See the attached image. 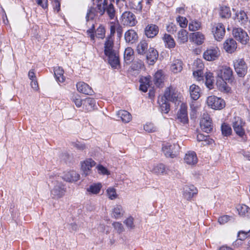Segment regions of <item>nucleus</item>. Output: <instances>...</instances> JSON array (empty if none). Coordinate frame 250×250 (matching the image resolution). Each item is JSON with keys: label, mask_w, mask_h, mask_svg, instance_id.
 <instances>
[{"label": "nucleus", "mask_w": 250, "mask_h": 250, "mask_svg": "<svg viewBox=\"0 0 250 250\" xmlns=\"http://www.w3.org/2000/svg\"><path fill=\"white\" fill-rule=\"evenodd\" d=\"M217 76L221 80L217 81V84L219 89L225 92H229L230 87L227 85L225 81H228V83H232L233 80V72L232 69L226 66L220 67L217 71Z\"/></svg>", "instance_id": "obj_1"}, {"label": "nucleus", "mask_w": 250, "mask_h": 250, "mask_svg": "<svg viewBox=\"0 0 250 250\" xmlns=\"http://www.w3.org/2000/svg\"><path fill=\"white\" fill-rule=\"evenodd\" d=\"M49 181L53 185L51 189V196L53 199L62 198L66 192L65 185L62 181V177L57 175H50Z\"/></svg>", "instance_id": "obj_2"}, {"label": "nucleus", "mask_w": 250, "mask_h": 250, "mask_svg": "<svg viewBox=\"0 0 250 250\" xmlns=\"http://www.w3.org/2000/svg\"><path fill=\"white\" fill-rule=\"evenodd\" d=\"M180 147L177 144L167 143L162 147V151L167 157L173 158L179 154Z\"/></svg>", "instance_id": "obj_3"}, {"label": "nucleus", "mask_w": 250, "mask_h": 250, "mask_svg": "<svg viewBox=\"0 0 250 250\" xmlns=\"http://www.w3.org/2000/svg\"><path fill=\"white\" fill-rule=\"evenodd\" d=\"M211 32L214 39L217 41H221L225 35V27L222 23H214L211 24Z\"/></svg>", "instance_id": "obj_4"}, {"label": "nucleus", "mask_w": 250, "mask_h": 250, "mask_svg": "<svg viewBox=\"0 0 250 250\" xmlns=\"http://www.w3.org/2000/svg\"><path fill=\"white\" fill-rule=\"evenodd\" d=\"M235 72L240 77H244L247 73L248 66L243 59H238L233 62Z\"/></svg>", "instance_id": "obj_5"}, {"label": "nucleus", "mask_w": 250, "mask_h": 250, "mask_svg": "<svg viewBox=\"0 0 250 250\" xmlns=\"http://www.w3.org/2000/svg\"><path fill=\"white\" fill-rule=\"evenodd\" d=\"M207 103L208 106L215 110H220L225 106V101L215 96H210L207 98Z\"/></svg>", "instance_id": "obj_6"}, {"label": "nucleus", "mask_w": 250, "mask_h": 250, "mask_svg": "<svg viewBox=\"0 0 250 250\" xmlns=\"http://www.w3.org/2000/svg\"><path fill=\"white\" fill-rule=\"evenodd\" d=\"M245 124L241 118L237 116L234 117L232 121V126L234 131L237 135L243 139H244V136H245V130L244 129Z\"/></svg>", "instance_id": "obj_7"}, {"label": "nucleus", "mask_w": 250, "mask_h": 250, "mask_svg": "<svg viewBox=\"0 0 250 250\" xmlns=\"http://www.w3.org/2000/svg\"><path fill=\"white\" fill-rule=\"evenodd\" d=\"M234 38L242 44H247L249 41L247 33L241 28H235L232 30Z\"/></svg>", "instance_id": "obj_8"}, {"label": "nucleus", "mask_w": 250, "mask_h": 250, "mask_svg": "<svg viewBox=\"0 0 250 250\" xmlns=\"http://www.w3.org/2000/svg\"><path fill=\"white\" fill-rule=\"evenodd\" d=\"M121 22L124 25L133 26L136 25L137 21L133 13L130 11H125L122 15Z\"/></svg>", "instance_id": "obj_9"}, {"label": "nucleus", "mask_w": 250, "mask_h": 250, "mask_svg": "<svg viewBox=\"0 0 250 250\" xmlns=\"http://www.w3.org/2000/svg\"><path fill=\"white\" fill-rule=\"evenodd\" d=\"M200 124L202 130L205 132L209 133L212 130L211 120L208 114H203Z\"/></svg>", "instance_id": "obj_10"}, {"label": "nucleus", "mask_w": 250, "mask_h": 250, "mask_svg": "<svg viewBox=\"0 0 250 250\" xmlns=\"http://www.w3.org/2000/svg\"><path fill=\"white\" fill-rule=\"evenodd\" d=\"M220 51L218 47H211L208 49L203 54L204 58L208 61H212L218 59Z\"/></svg>", "instance_id": "obj_11"}, {"label": "nucleus", "mask_w": 250, "mask_h": 250, "mask_svg": "<svg viewBox=\"0 0 250 250\" xmlns=\"http://www.w3.org/2000/svg\"><path fill=\"white\" fill-rule=\"evenodd\" d=\"M177 120L183 124H187L188 122L187 106L184 103H182L180 106V108L177 113Z\"/></svg>", "instance_id": "obj_12"}, {"label": "nucleus", "mask_w": 250, "mask_h": 250, "mask_svg": "<svg viewBox=\"0 0 250 250\" xmlns=\"http://www.w3.org/2000/svg\"><path fill=\"white\" fill-rule=\"evenodd\" d=\"M162 97L166 98L167 101L176 102L178 101V94L172 87H167Z\"/></svg>", "instance_id": "obj_13"}, {"label": "nucleus", "mask_w": 250, "mask_h": 250, "mask_svg": "<svg viewBox=\"0 0 250 250\" xmlns=\"http://www.w3.org/2000/svg\"><path fill=\"white\" fill-rule=\"evenodd\" d=\"M158 32L159 27L155 24H148L145 29V34L147 38H152L156 36Z\"/></svg>", "instance_id": "obj_14"}, {"label": "nucleus", "mask_w": 250, "mask_h": 250, "mask_svg": "<svg viewBox=\"0 0 250 250\" xmlns=\"http://www.w3.org/2000/svg\"><path fill=\"white\" fill-rule=\"evenodd\" d=\"M146 59L150 65H153L158 57V53L154 48L150 47L146 54Z\"/></svg>", "instance_id": "obj_15"}, {"label": "nucleus", "mask_w": 250, "mask_h": 250, "mask_svg": "<svg viewBox=\"0 0 250 250\" xmlns=\"http://www.w3.org/2000/svg\"><path fill=\"white\" fill-rule=\"evenodd\" d=\"M76 86L78 91L81 93L89 95H92L94 93L92 88L84 82H80Z\"/></svg>", "instance_id": "obj_16"}, {"label": "nucleus", "mask_w": 250, "mask_h": 250, "mask_svg": "<svg viewBox=\"0 0 250 250\" xmlns=\"http://www.w3.org/2000/svg\"><path fill=\"white\" fill-rule=\"evenodd\" d=\"M224 48L228 53H232L237 48V43L232 38H229L224 43Z\"/></svg>", "instance_id": "obj_17"}, {"label": "nucleus", "mask_w": 250, "mask_h": 250, "mask_svg": "<svg viewBox=\"0 0 250 250\" xmlns=\"http://www.w3.org/2000/svg\"><path fill=\"white\" fill-rule=\"evenodd\" d=\"M105 56L107 57L108 63L111 67L113 68H117L120 64L118 53L116 51Z\"/></svg>", "instance_id": "obj_18"}, {"label": "nucleus", "mask_w": 250, "mask_h": 250, "mask_svg": "<svg viewBox=\"0 0 250 250\" xmlns=\"http://www.w3.org/2000/svg\"><path fill=\"white\" fill-rule=\"evenodd\" d=\"M95 162L92 159H88L82 163L81 168L85 176L90 172L92 167L95 165Z\"/></svg>", "instance_id": "obj_19"}, {"label": "nucleus", "mask_w": 250, "mask_h": 250, "mask_svg": "<svg viewBox=\"0 0 250 250\" xmlns=\"http://www.w3.org/2000/svg\"><path fill=\"white\" fill-rule=\"evenodd\" d=\"M197 193V189L193 185L186 186L184 188L183 195L188 200H190Z\"/></svg>", "instance_id": "obj_20"}, {"label": "nucleus", "mask_w": 250, "mask_h": 250, "mask_svg": "<svg viewBox=\"0 0 250 250\" xmlns=\"http://www.w3.org/2000/svg\"><path fill=\"white\" fill-rule=\"evenodd\" d=\"M114 46V42L113 38H112L111 37H107L106 38V41L104 43V52L105 55L112 53L113 52H116L115 50L113 49Z\"/></svg>", "instance_id": "obj_21"}, {"label": "nucleus", "mask_w": 250, "mask_h": 250, "mask_svg": "<svg viewBox=\"0 0 250 250\" xmlns=\"http://www.w3.org/2000/svg\"><path fill=\"white\" fill-rule=\"evenodd\" d=\"M236 20L242 26H245L248 22V17L244 10H240L235 14Z\"/></svg>", "instance_id": "obj_22"}, {"label": "nucleus", "mask_w": 250, "mask_h": 250, "mask_svg": "<svg viewBox=\"0 0 250 250\" xmlns=\"http://www.w3.org/2000/svg\"><path fill=\"white\" fill-rule=\"evenodd\" d=\"M125 39L126 42L133 43L138 39L137 34L134 30H128L125 34Z\"/></svg>", "instance_id": "obj_23"}, {"label": "nucleus", "mask_w": 250, "mask_h": 250, "mask_svg": "<svg viewBox=\"0 0 250 250\" xmlns=\"http://www.w3.org/2000/svg\"><path fill=\"white\" fill-rule=\"evenodd\" d=\"M185 162L188 165H194L197 162V157L194 151L188 152L185 155Z\"/></svg>", "instance_id": "obj_24"}, {"label": "nucleus", "mask_w": 250, "mask_h": 250, "mask_svg": "<svg viewBox=\"0 0 250 250\" xmlns=\"http://www.w3.org/2000/svg\"><path fill=\"white\" fill-rule=\"evenodd\" d=\"M63 179L67 182L77 181L79 179V175L75 171H68L64 173L62 179Z\"/></svg>", "instance_id": "obj_25"}, {"label": "nucleus", "mask_w": 250, "mask_h": 250, "mask_svg": "<svg viewBox=\"0 0 250 250\" xmlns=\"http://www.w3.org/2000/svg\"><path fill=\"white\" fill-rule=\"evenodd\" d=\"M190 38L194 42L198 45L202 44L205 39L204 35L200 32L192 33L190 35Z\"/></svg>", "instance_id": "obj_26"}, {"label": "nucleus", "mask_w": 250, "mask_h": 250, "mask_svg": "<svg viewBox=\"0 0 250 250\" xmlns=\"http://www.w3.org/2000/svg\"><path fill=\"white\" fill-rule=\"evenodd\" d=\"M167 100L162 97L159 98L158 103L160 105V109L162 112L167 113L170 109L169 104Z\"/></svg>", "instance_id": "obj_27"}, {"label": "nucleus", "mask_w": 250, "mask_h": 250, "mask_svg": "<svg viewBox=\"0 0 250 250\" xmlns=\"http://www.w3.org/2000/svg\"><path fill=\"white\" fill-rule=\"evenodd\" d=\"M148 50V43L145 40L140 41L136 47V51L140 55L146 54Z\"/></svg>", "instance_id": "obj_28"}, {"label": "nucleus", "mask_w": 250, "mask_h": 250, "mask_svg": "<svg viewBox=\"0 0 250 250\" xmlns=\"http://www.w3.org/2000/svg\"><path fill=\"white\" fill-rule=\"evenodd\" d=\"M189 93L191 98L197 100L200 96V88L198 85L193 84L189 87Z\"/></svg>", "instance_id": "obj_29"}, {"label": "nucleus", "mask_w": 250, "mask_h": 250, "mask_svg": "<svg viewBox=\"0 0 250 250\" xmlns=\"http://www.w3.org/2000/svg\"><path fill=\"white\" fill-rule=\"evenodd\" d=\"M124 211L120 205H116L114 207L112 211V217L118 219L121 218L124 215Z\"/></svg>", "instance_id": "obj_30"}, {"label": "nucleus", "mask_w": 250, "mask_h": 250, "mask_svg": "<svg viewBox=\"0 0 250 250\" xmlns=\"http://www.w3.org/2000/svg\"><path fill=\"white\" fill-rule=\"evenodd\" d=\"M170 69L174 73L180 72L183 69V62L182 61L179 59L173 60L171 63Z\"/></svg>", "instance_id": "obj_31"}, {"label": "nucleus", "mask_w": 250, "mask_h": 250, "mask_svg": "<svg viewBox=\"0 0 250 250\" xmlns=\"http://www.w3.org/2000/svg\"><path fill=\"white\" fill-rule=\"evenodd\" d=\"M117 116L123 122L127 123L130 121L131 115L126 110H120L117 113Z\"/></svg>", "instance_id": "obj_32"}, {"label": "nucleus", "mask_w": 250, "mask_h": 250, "mask_svg": "<svg viewBox=\"0 0 250 250\" xmlns=\"http://www.w3.org/2000/svg\"><path fill=\"white\" fill-rule=\"evenodd\" d=\"M98 1L96 6L94 8H96L98 13L100 15H103L105 11V7L107 5V0H97Z\"/></svg>", "instance_id": "obj_33"}, {"label": "nucleus", "mask_w": 250, "mask_h": 250, "mask_svg": "<svg viewBox=\"0 0 250 250\" xmlns=\"http://www.w3.org/2000/svg\"><path fill=\"white\" fill-rule=\"evenodd\" d=\"M63 73L64 71L62 67L58 66L54 68V75L58 82L60 83L64 82L65 77L63 76Z\"/></svg>", "instance_id": "obj_34"}, {"label": "nucleus", "mask_w": 250, "mask_h": 250, "mask_svg": "<svg viewBox=\"0 0 250 250\" xmlns=\"http://www.w3.org/2000/svg\"><path fill=\"white\" fill-rule=\"evenodd\" d=\"M83 105L85 107V110L87 111H92L96 105V101L93 98H87L84 100Z\"/></svg>", "instance_id": "obj_35"}, {"label": "nucleus", "mask_w": 250, "mask_h": 250, "mask_svg": "<svg viewBox=\"0 0 250 250\" xmlns=\"http://www.w3.org/2000/svg\"><path fill=\"white\" fill-rule=\"evenodd\" d=\"M166 46L168 48H172L175 47V42L173 38L170 35L165 34L163 38Z\"/></svg>", "instance_id": "obj_36"}, {"label": "nucleus", "mask_w": 250, "mask_h": 250, "mask_svg": "<svg viewBox=\"0 0 250 250\" xmlns=\"http://www.w3.org/2000/svg\"><path fill=\"white\" fill-rule=\"evenodd\" d=\"M231 11L229 7L222 6L220 8L219 15L222 19H229L231 17Z\"/></svg>", "instance_id": "obj_37"}, {"label": "nucleus", "mask_w": 250, "mask_h": 250, "mask_svg": "<svg viewBox=\"0 0 250 250\" xmlns=\"http://www.w3.org/2000/svg\"><path fill=\"white\" fill-rule=\"evenodd\" d=\"M151 171L157 175H163L166 173V167L163 164H159L154 166Z\"/></svg>", "instance_id": "obj_38"}, {"label": "nucleus", "mask_w": 250, "mask_h": 250, "mask_svg": "<svg viewBox=\"0 0 250 250\" xmlns=\"http://www.w3.org/2000/svg\"><path fill=\"white\" fill-rule=\"evenodd\" d=\"M188 32L184 29L180 30L178 33V41L180 43H184L188 41Z\"/></svg>", "instance_id": "obj_39"}, {"label": "nucleus", "mask_w": 250, "mask_h": 250, "mask_svg": "<svg viewBox=\"0 0 250 250\" xmlns=\"http://www.w3.org/2000/svg\"><path fill=\"white\" fill-rule=\"evenodd\" d=\"M164 76L163 75V72L162 70H159L154 75V82L155 84L160 87L161 86L162 83L163 82Z\"/></svg>", "instance_id": "obj_40"}, {"label": "nucleus", "mask_w": 250, "mask_h": 250, "mask_svg": "<svg viewBox=\"0 0 250 250\" xmlns=\"http://www.w3.org/2000/svg\"><path fill=\"white\" fill-rule=\"evenodd\" d=\"M134 51L131 47L126 48L124 52V59L126 63H129L133 58Z\"/></svg>", "instance_id": "obj_41"}, {"label": "nucleus", "mask_w": 250, "mask_h": 250, "mask_svg": "<svg viewBox=\"0 0 250 250\" xmlns=\"http://www.w3.org/2000/svg\"><path fill=\"white\" fill-rule=\"evenodd\" d=\"M102 185L100 183L94 184L87 188V192L94 194L99 193L102 188Z\"/></svg>", "instance_id": "obj_42"}, {"label": "nucleus", "mask_w": 250, "mask_h": 250, "mask_svg": "<svg viewBox=\"0 0 250 250\" xmlns=\"http://www.w3.org/2000/svg\"><path fill=\"white\" fill-rule=\"evenodd\" d=\"M205 78L206 84L207 86L209 89H212L213 88V84L214 81L213 74L210 72H206L205 74Z\"/></svg>", "instance_id": "obj_43"}, {"label": "nucleus", "mask_w": 250, "mask_h": 250, "mask_svg": "<svg viewBox=\"0 0 250 250\" xmlns=\"http://www.w3.org/2000/svg\"><path fill=\"white\" fill-rule=\"evenodd\" d=\"M144 66V63L141 60H135L131 64L130 69L131 70L138 72L142 69Z\"/></svg>", "instance_id": "obj_44"}, {"label": "nucleus", "mask_w": 250, "mask_h": 250, "mask_svg": "<svg viewBox=\"0 0 250 250\" xmlns=\"http://www.w3.org/2000/svg\"><path fill=\"white\" fill-rule=\"evenodd\" d=\"M98 14L99 13L97 11L96 8H94V7H90L87 12L86 16V21L93 20L95 17L98 15Z\"/></svg>", "instance_id": "obj_45"}, {"label": "nucleus", "mask_w": 250, "mask_h": 250, "mask_svg": "<svg viewBox=\"0 0 250 250\" xmlns=\"http://www.w3.org/2000/svg\"><path fill=\"white\" fill-rule=\"evenodd\" d=\"M197 140L199 142H203L202 145H206L211 143L212 140L209 139L208 136H205L202 134L197 135Z\"/></svg>", "instance_id": "obj_46"}, {"label": "nucleus", "mask_w": 250, "mask_h": 250, "mask_svg": "<svg viewBox=\"0 0 250 250\" xmlns=\"http://www.w3.org/2000/svg\"><path fill=\"white\" fill-rule=\"evenodd\" d=\"M239 214L241 215H250V208L246 205H243L237 208Z\"/></svg>", "instance_id": "obj_47"}, {"label": "nucleus", "mask_w": 250, "mask_h": 250, "mask_svg": "<svg viewBox=\"0 0 250 250\" xmlns=\"http://www.w3.org/2000/svg\"><path fill=\"white\" fill-rule=\"evenodd\" d=\"M221 131L222 134L225 136L230 135L232 132V129L230 126L225 123L222 125Z\"/></svg>", "instance_id": "obj_48"}, {"label": "nucleus", "mask_w": 250, "mask_h": 250, "mask_svg": "<svg viewBox=\"0 0 250 250\" xmlns=\"http://www.w3.org/2000/svg\"><path fill=\"white\" fill-rule=\"evenodd\" d=\"M201 27V23L197 21H191L188 25L189 30L195 31L199 30Z\"/></svg>", "instance_id": "obj_49"}, {"label": "nucleus", "mask_w": 250, "mask_h": 250, "mask_svg": "<svg viewBox=\"0 0 250 250\" xmlns=\"http://www.w3.org/2000/svg\"><path fill=\"white\" fill-rule=\"evenodd\" d=\"M105 10L110 19H113L115 16V10L113 5L110 3L109 5L106 6Z\"/></svg>", "instance_id": "obj_50"}, {"label": "nucleus", "mask_w": 250, "mask_h": 250, "mask_svg": "<svg viewBox=\"0 0 250 250\" xmlns=\"http://www.w3.org/2000/svg\"><path fill=\"white\" fill-rule=\"evenodd\" d=\"M176 20L182 28H186L187 26L188 21L185 17L179 16L176 18Z\"/></svg>", "instance_id": "obj_51"}, {"label": "nucleus", "mask_w": 250, "mask_h": 250, "mask_svg": "<svg viewBox=\"0 0 250 250\" xmlns=\"http://www.w3.org/2000/svg\"><path fill=\"white\" fill-rule=\"evenodd\" d=\"M108 198L111 200L115 199L117 197L116 190L112 188H109L106 190Z\"/></svg>", "instance_id": "obj_52"}, {"label": "nucleus", "mask_w": 250, "mask_h": 250, "mask_svg": "<svg viewBox=\"0 0 250 250\" xmlns=\"http://www.w3.org/2000/svg\"><path fill=\"white\" fill-rule=\"evenodd\" d=\"M71 100L75 103L77 107H80L82 106V100L80 98L79 95L74 94L71 98Z\"/></svg>", "instance_id": "obj_53"}, {"label": "nucleus", "mask_w": 250, "mask_h": 250, "mask_svg": "<svg viewBox=\"0 0 250 250\" xmlns=\"http://www.w3.org/2000/svg\"><path fill=\"white\" fill-rule=\"evenodd\" d=\"M193 75L197 81H200L203 80L204 73L202 70L195 69L193 72Z\"/></svg>", "instance_id": "obj_54"}, {"label": "nucleus", "mask_w": 250, "mask_h": 250, "mask_svg": "<svg viewBox=\"0 0 250 250\" xmlns=\"http://www.w3.org/2000/svg\"><path fill=\"white\" fill-rule=\"evenodd\" d=\"M96 36L99 38L103 39L104 36L105 29L102 26H100L95 31Z\"/></svg>", "instance_id": "obj_55"}, {"label": "nucleus", "mask_w": 250, "mask_h": 250, "mask_svg": "<svg viewBox=\"0 0 250 250\" xmlns=\"http://www.w3.org/2000/svg\"><path fill=\"white\" fill-rule=\"evenodd\" d=\"M124 223L129 229H133L135 227L133 223V218L132 217L127 218L124 221Z\"/></svg>", "instance_id": "obj_56"}, {"label": "nucleus", "mask_w": 250, "mask_h": 250, "mask_svg": "<svg viewBox=\"0 0 250 250\" xmlns=\"http://www.w3.org/2000/svg\"><path fill=\"white\" fill-rule=\"evenodd\" d=\"M112 225L119 233H122L125 230L123 225L120 222H114Z\"/></svg>", "instance_id": "obj_57"}, {"label": "nucleus", "mask_w": 250, "mask_h": 250, "mask_svg": "<svg viewBox=\"0 0 250 250\" xmlns=\"http://www.w3.org/2000/svg\"><path fill=\"white\" fill-rule=\"evenodd\" d=\"M204 67V64L201 60H196L193 65V68L195 69L202 70Z\"/></svg>", "instance_id": "obj_58"}, {"label": "nucleus", "mask_w": 250, "mask_h": 250, "mask_svg": "<svg viewBox=\"0 0 250 250\" xmlns=\"http://www.w3.org/2000/svg\"><path fill=\"white\" fill-rule=\"evenodd\" d=\"M144 129L148 132H153L156 131V127L151 123H148L144 125Z\"/></svg>", "instance_id": "obj_59"}, {"label": "nucleus", "mask_w": 250, "mask_h": 250, "mask_svg": "<svg viewBox=\"0 0 250 250\" xmlns=\"http://www.w3.org/2000/svg\"><path fill=\"white\" fill-rule=\"evenodd\" d=\"M231 217L228 215H223L219 217L218 221L220 224L223 225L227 223L230 219Z\"/></svg>", "instance_id": "obj_60"}, {"label": "nucleus", "mask_w": 250, "mask_h": 250, "mask_svg": "<svg viewBox=\"0 0 250 250\" xmlns=\"http://www.w3.org/2000/svg\"><path fill=\"white\" fill-rule=\"evenodd\" d=\"M250 235V230L248 232L245 231H239L238 233V237L239 239L243 240L246 239L248 236Z\"/></svg>", "instance_id": "obj_61"}, {"label": "nucleus", "mask_w": 250, "mask_h": 250, "mask_svg": "<svg viewBox=\"0 0 250 250\" xmlns=\"http://www.w3.org/2000/svg\"><path fill=\"white\" fill-rule=\"evenodd\" d=\"M72 145L79 150H83L85 148V145L79 142H72Z\"/></svg>", "instance_id": "obj_62"}, {"label": "nucleus", "mask_w": 250, "mask_h": 250, "mask_svg": "<svg viewBox=\"0 0 250 250\" xmlns=\"http://www.w3.org/2000/svg\"><path fill=\"white\" fill-rule=\"evenodd\" d=\"M87 35L89 36V37L91 38V40H94L95 39V35L94 33L95 31V28H94V25L93 24L92 25L91 27L87 30L86 31Z\"/></svg>", "instance_id": "obj_63"}, {"label": "nucleus", "mask_w": 250, "mask_h": 250, "mask_svg": "<svg viewBox=\"0 0 250 250\" xmlns=\"http://www.w3.org/2000/svg\"><path fill=\"white\" fill-rule=\"evenodd\" d=\"M150 76L143 77L140 80V83L146 84V85L150 86Z\"/></svg>", "instance_id": "obj_64"}]
</instances>
